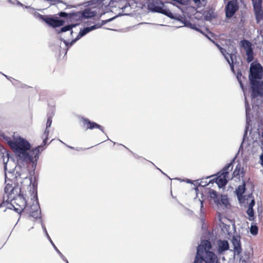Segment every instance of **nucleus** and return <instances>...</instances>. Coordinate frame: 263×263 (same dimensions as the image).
Masks as SVG:
<instances>
[{"mask_svg": "<svg viewBox=\"0 0 263 263\" xmlns=\"http://www.w3.org/2000/svg\"><path fill=\"white\" fill-rule=\"evenodd\" d=\"M91 30V28L89 27H86L84 28L82 30H81L80 32V34L81 36H83L85 35L86 33H88Z\"/></svg>", "mask_w": 263, "mask_h": 263, "instance_id": "32", "label": "nucleus"}, {"mask_svg": "<svg viewBox=\"0 0 263 263\" xmlns=\"http://www.w3.org/2000/svg\"><path fill=\"white\" fill-rule=\"evenodd\" d=\"M29 214L30 216L37 219L40 217L41 211L39 210L37 205H32L30 208Z\"/></svg>", "mask_w": 263, "mask_h": 263, "instance_id": "18", "label": "nucleus"}, {"mask_svg": "<svg viewBox=\"0 0 263 263\" xmlns=\"http://www.w3.org/2000/svg\"><path fill=\"white\" fill-rule=\"evenodd\" d=\"M232 164L233 162L227 164L221 171L218 173L219 175L216 178V182L219 187H222L227 184L228 180V175L229 174V172L228 170L230 167H231V170L232 169Z\"/></svg>", "mask_w": 263, "mask_h": 263, "instance_id": "6", "label": "nucleus"}, {"mask_svg": "<svg viewBox=\"0 0 263 263\" xmlns=\"http://www.w3.org/2000/svg\"><path fill=\"white\" fill-rule=\"evenodd\" d=\"M45 9H38L39 11H43V10H44Z\"/></svg>", "mask_w": 263, "mask_h": 263, "instance_id": "42", "label": "nucleus"}, {"mask_svg": "<svg viewBox=\"0 0 263 263\" xmlns=\"http://www.w3.org/2000/svg\"><path fill=\"white\" fill-rule=\"evenodd\" d=\"M54 248H55L57 251L59 253V254L60 255H62V253H61V252H60V251L54 246Z\"/></svg>", "mask_w": 263, "mask_h": 263, "instance_id": "37", "label": "nucleus"}, {"mask_svg": "<svg viewBox=\"0 0 263 263\" xmlns=\"http://www.w3.org/2000/svg\"><path fill=\"white\" fill-rule=\"evenodd\" d=\"M218 250L220 252L227 251L229 248V243L227 240H221L218 241Z\"/></svg>", "mask_w": 263, "mask_h": 263, "instance_id": "20", "label": "nucleus"}, {"mask_svg": "<svg viewBox=\"0 0 263 263\" xmlns=\"http://www.w3.org/2000/svg\"><path fill=\"white\" fill-rule=\"evenodd\" d=\"M242 46L246 49V50L250 49H252V44L248 40H243L241 41Z\"/></svg>", "mask_w": 263, "mask_h": 263, "instance_id": "26", "label": "nucleus"}, {"mask_svg": "<svg viewBox=\"0 0 263 263\" xmlns=\"http://www.w3.org/2000/svg\"><path fill=\"white\" fill-rule=\"evenodd\" d=\"M213 42L215 44L217 48L220 50V47H221L219 44L215 43V42L213 41Z\"/></svg>", "mask_w": 263, "mask_h": 263, "instance_id": "36", "label": "nucleus"}, {"mask_svg": "<svg viewBox=\"0 0 263 263\" xmlns=\"http://www.w3.org/2000/svg\"><path fill=\"white\" fill-rule=\"evenodd\" d=\"M51 123H52V117L49 116L47 118V121L46 122V128L42 136V138L43 139L42 143H43V145L44 146L46 145L47 141L48 140V136H49V131L48 129V128L50 127Z\"/></svg>", "mask_w": 263, "mask_h": 263, "instance_id": "15", "label": "nucleus"}, {"mask_svg": "<svg viewBox=\"0 0 263 263\" xmlns=\"http://www.w3.org/2000/svg\"><path fill=\"white\" fill-rule=\"evenodd\" d=\"M238 9L237 0L230 1L225 7L226 16L231 18Z\"/></svg>", "mask_w": 263, "mask_h": 263, "instance_id": "9", "label": "nucleus"}, {"mask_svg": "<svg viewBox=\"0 0 263 263\" xmlns=\"http://www.w3.org/2000/svg\"><path fill=\"white\" fill-rule=\"evenodd\" d=\"M2 153H3L2 157L3 158V162L4 163V168L6 170L7 169L6 164L8 162V160H9V154H8V152L6 149H4V152H2Z\"/></svg>", "mask_w": 263, "mask_h": 263, "instance_id": "24", "label": "nucleus"}, {"mask_svg": "<svg viewBox=\"0 0 263 263\" xmlns=\"http://www.w3.org/2000/svg\"><path fill=\"white\" fill-rule=\"evenodd\" d=\"M240 84L241 86L242 87H243V86H242L243 85H242V83L241 82H240Z\"/></svg>", "mask_w": 263, "mask_h": 263, "instance_id": "43", "label": "nucleus"}, {"mask_svg": "<svg viewBox=\"0 0 263 263\" xmlns=\"http://www.w3.org/2000/svg\"><path fill=\"white\" fill-rule=\"evenodd\" d=\"M229 201L227 197L224 195H221L220 198V205L223 204L224 205H227Z\"/></svg>", "mask_w": 263, "mask_h": 263, "instance_id": "28", "label": "nucleus"}, {"mask_svg": "<svg viewBox=\"0 0 263 263\" xmlns=\"http://www.w3.org/2000/svg\"><path fill=\"white\" fill-rule=\"evenodd\" d=\"M221 52V53L224 56L225 58L227 59L228 62L231 66L232 69H233L234 66H233V54H229L227 52V51L225 49L223 48L222 47H220V49L219 50Z\"/></svg>", "mask_w": 263, "mask_h": 263, "instance_id": "19", "label": "nucleus"}, {"mask_svg": "<svg viewBox=\"0 0 263 263\" xmlns=\"http://www.w3.org/2000/svg\"><path fill=\"white\" fill-rule=\"evenodd\" d=\"M260 164L263 166V153L260 156Z\"/></svg>", "mask_w": 263, "mask_h": 263, "instance_id": "34", "label": "nucleus"}, {"mask_svg": "<svg viewBox=\"0 0 263 263\" xmlns=\"http://www.w3.org/2000/svg\"><path fill=\"white\" fill-rule=\"evenodd\" d=\"M209 196L211 203H213L218 206L220 205V197L215 191L212 189L210 190Z\"/></svg>", "mask_w": 263, "mask_h": 263, "instance_id": "17", "label": "nucleus"}, {"mask_svg": "<svg viewBox=\"0 0 263 263\" xmlns=\"http://www.w3.org/2000/svg\"><path fill=\"white\" fill-rule=\"evenodd\" d=\"M246 174V171L244 168L241 166L240 163L237 164L234 171L233 172V177H236L240 179V177L243 178Z\"/></svg>", "mask_w": 263, "mask_h": 263, "instance_id": "16", "label": "nucleus"}, {"mask_svg": "<svg viewBox=\"0 0 263 263\" xmlns=\"http://www.w3.org/2000/svg\"><path fill=\"white\" fill-rule=\"evenodd\" d=\"M256 23L259 24L263 20L262 0H252Z\"/></svg>", "mask_w": 263, "mask_h": 263, "instance_id": "7", "label": "nucleus"}, {"mask_svg": "<svg viewBox=\"0 0 263 263\" xmlns=\"http://www.w3.org/2000/svg\"><path fill=\"white\" fill-rule=\"evenodd\" d=\"M17 4L20 5V6H23V4L19 2H17Z\"/></svg>", "mask_w": 263, "mask_h": 263, "instance_id": "41", "label": "nucleus"}, {"mask_svg": "<svg viewBox=\"0 0 263 263\" xmlns=\"http://www.w3.org/2000/svg\"><path fill=\"white\" fill-rule=\"evenodd\" d=\"M195 3H199L200 2V0H193Z\"/></svg>", "mask_w": 263, "mask_h": 263, "instance_id": "38", "label": "nucleus"}, {"mask_svg": "<svg viewBox=\"0 0 263 263\" xmlns=\"http://www.w3.org/2000/svg\"><path fill=\"white\" fill-rule=\"evenodd\" d=\"M6 186L5 192L8 194V196L14 194V191L18 186L17 176L14 174L13 172H9L5 173Z\"/></svg>", "mask_w": 263, "mask_h": 263, "instance_id": "3", "label": "nucleus"}, {"mask_svg": "<svg viewBox=\"0 0 263 263\" xmlns=\"http://www.w3.org/2000/svg\"><path fill=\"white\" fill-rule=\"evenodd\" d=\"M67 263H68V261L67 260Z\"/></svg>", "mask_w": 263, "mask_h": 263, "instance_id": "44", "label": "nucleus"}, {"mask_svg": "<svg viewBox=\"0 0 263 263\" xmlns=\"http://www.w3.org/2000/svg\"><path fill=\"white\" fill-rule=\"evenodd\" d=\"M262 21V25H260V28H262V29L263 30V20Z\"/></svg>", "mask_w": 263, "mask_h": 263, "instance_id": "40", "label": "nucleus"}, {"mask_svg": "<svg viewBox=\"0 0 263 263\" xmlns=\"http://www.w3.org/2000/svg\"><path fill=\"white\" fill-rule=\"evenodd\" d=\"M203 260L201 254L196 253L194 263H202Z\"/></svg>", "mask_w": 263, "mask_h": 263, "instance_id": "29", "label": "nucleus"}, {"mask_svg": "<svg viewBox=\"0 0 263 263\" xmlns=\"http://www.w3.org/2000/svg\"><path fill=\"white\" fill-rule=\"evenodd\" d=\"M81 122L83 127L86 129H93L94 128H98L103 132V127L100 125L95 122L91 121L87 118L82 117L81 118Z\"/></svg>", "mask_w": 263, "mask_h": 263, "instance_id": "11", "label": "nucleus"}, {"mask_svg": "<svg viewBox=\"0 0 263 263\" xmlns=\"http://www.w3.org/2000/svg\"><path fill=\"white\" fill-rule=\"evenodd\" d=\"M148 7L152 11L164 14L171 18L174 17L171 11L165 8L164 4L160 0H151L148 4Z\"/></svg>", "mask_w": 263, "mask_h": 263, "instance_id": "4", "label": "nucleus"}, {"mask_svg": "<svg viewBox=\"0 0 263 263\" xmlns=\"http://www.w3.org/2000/svg\"><path fill=\"white\" fill-rule=\"evenodd\" d=\"M34 15L45 22L48 25L53 28L62 26L64 24V21L58 19L57 16H53L51 15H42L38 12H35Z\"/></svg>", "mask_w": 263, "mask_h": 263, "instance_id": "5", "label": "nucleus"}, {"mask_svg": "<svg viewBox=\"0 0 263 263\" xmlns=\"http://www.w3.org/2000/svg\"><path fill=\"white\" fill-rule=\"evenodd\" d=\"M112 19V18L104 21V23H106L108 22L109 21H111Z\"/></svg>", "mask_w": 263, "mask_h": 263, "instance_id": "39", "label": "nucleus"}, {"mask_svg": "<svg viewBox=\"0 0 263 263\" xmlns=\"http://www.w3.org/2000/svg\"><path fill=\"white\" fill-rule=\"evenodd\" d=\"M6 205V203L4 201H3V202H2L0 203V208H3V207H5Z\"/></svg>", "mask_w": 263, "mask_h": 263, "instance_id": "35", "label": "nucleus"}, {"mask_svg": "<svg viewBox=\"0 0 263 263\" xmlns=\"http://www.w3.org/2000/svg\"><path fill=\"white\" fill-rule=\"evenodd\" d=\"M254 205H255V200H254V199H252L251 201L250 202V203L249 204V208H251L253 209Z\"/></svg>", "mask_w": 263, "mask_h": 263, "instance_id": "33", "label": "nucleus"}, {"mask_svg": "<svg viewBox=\"0 0 263 263\" xmlns=\"http://www.w3.org/2000/svg\"><path fill=\"white\" fill-rule=\"evenodd\" d=\"M247 213L249 216L248 219L250 221H253L255 219L253 209L251 208H248V209L247 211Z\"/></svg>", "mask_w": 263, "mask_h": 263, "instance_id": "25", "label": "nucleus"}, {"mask_svg": "<svg viewBox=\"0 0 263 263\" xmlns=\"http://www.w3.org/2000/svg\"><path fill=\"white\" fill-rule=\"evenodd\" d=\"M246 181L243 180L242 185H239L236 190L235 192L239 199L246 191Z\"/></svg>", "mask_w": 263, "mask_h": 263, "instance_id": "21", "label": "nucleus"}, {"mask_svg": "<svg viewBox=\"0 0 263 263\" xmlns=\"http://www.w3.org/2000/svg\"><path fill=\"white\" fill-rule=\"evenodd\" d=\"M233 245V251L235 255H240L242 249L240 239L238 237L233 236L232 239Z\"/></svg>", "mask_w": 263, "mask_h": 263, "instance_id": "14", "label": "nucleus"}, {"mask_svg": "<svg viewBox=\"0 0 263 263\" xmlns=\"http://www.w3.org/2000/svg\"><path fill=\"white\" fill-rule=\"evenodd\" d=\"M97 14L96 10H93L91 8H87L82 12L79 11L76 13L70 14V17L75 16L76 18L78 17L80 20L83 18H88L95 16Z\"/></svg>", "mask_w": 263, "mask_h": 263, "instance_id": "8", "label": "nucleus"}, {"mask_svg": "<svg viewBox=\"0 0 263 263\" xmlns=\"http://www.w3.org/2000/svg\"><path fill=\"white\" fill-rule=\"evenodd\" d=\"M13 198V206L14 208V210L18 213H20L23 212L26 205V201L22 196L20 194L15 198L14 196Z\"/></svg>", "mask_w": 263, "mask_h": 263, "instance_id": "10", "label": "nucleus"}, {"mask_svg": "<svg viewBox=\"0 0 263 263\" xmlns=\"http://www.w3.org/2000/svg\"><path fill=\"white\" fill-rule=\"evenodd\" d=\"M263 77V68L259 63H251L249 79L251 85V97L255 98L263 96V81H259Z\"/></svg>", "mask_w": 263, "mask_h": 263, "instance_id": "2", "label": "nucleus"}, {"mask_svg": "<svg viewBox=\"0 0 263 263\" xmlns=\"http://www.w3.org/2000/svg\"><path fill=\"white\" fill-rule=\"evenodd\" d=\"M250 259V253L249 252H244L243 255H241L239 260L241 263H248Z\"/></svg>", "mask_w": 263, "mask_h": 263, "instance_id": "23", "label": "nucleus"}, {"mask_svg": "<svg viewBox=\"0 0 263 263\" xmlns=\"http://www.w3.org/2000/svg\"><path fill=\"white\" fill-rule=\"evenodd\" d=\"M201 256L205 263H218L217 256L212 251H206Z\"/></svg>", "mask_w": 263, "mask_h": 263, "instance_id": "12", "label": "nucleus"}, {"mask_svg": "<svg viewBox=\"0 0 263 263\" xmlns=\"http://www.w3.org/2000/svg\"><path fill=\"white\" fill-rule=\"evenodd\" d=\"M72 13H69V14H68L66 12H61L60 13H59L58 14L59 16H60V17H68L69 18H70V19H73V18H75L76 17L75 16H72V17H70V14H72Z\"/></svg>", "mask_w": 263, "mask_h": 263, "instance_id": "30", "label": "nucleus"}, {"mask_svg": "<svg viewBox=\"0 0 263 263\" xmlns=\"http://www.w3.org/2000/svg\"><path fill=\"white\" fill-rule=\"evenodd\" d=\"M246 60L248 63L252 62L254 59V53L252 49H248L246 50Z\"/></svg>", "mask_w": 263, "mask_h": 263, "instance_id": "22", "label": "nucleus"}, {"mask_svg": "<svg viewBox=\"0 0 263 263\" xmlns=\"http://www.w3.org/2000/svg\"><path fill=\"white\" fill-rule=\"evenodd\" d=\"M258 227L256 226H251L250 228V232L252 234L256 235L258 233Z\"/></svg>", "mask_w": 263, "mask_h": 263, "instance_id": "31", "label": "nucleus"}, {"mask_svg": "<svg viewBox=\"0 0 263 263\" xmlns=\"http://www.w3.org/2000/svg\"><path fill=\"white\" fill-rule=\"evenodd\" d=\"M212 248L211 242L208 240H203L201 243L198 246L197 249V253L201 254L206 251H210Z\"/></svg>", "mask_w": 263, "mask_h": 263, "instance_id": "13", "label": "nucleus"}, {"mask_svg": "<svg viewBox=\"0 0 263 263\" xmlns=\"http://www.w3.org/2000/svg\"><path fill=\"white\" fill-rule=\"evenodd\" d=\"M6 141L13 152L18 156L19 159L26 164L32 163L36 165L39 157L40 148L44 146L43 143L37 147L30 149L31 145L26 139L18 137L13 140L7 138Z\"/></svg>", "mask_w": 263, "mask_h": 263, "instance_id": "1", "label": "nucleus"}, {"mask_svg": "<svg viewBox=\"0 0 263 263\" xmlns=\"http://www.w3.org/2000/svg\"><path fill=\"white\" fill-rule=\"evenodd\" d=\"M75 26H76V25L71 24V25H68L65 26L64 27H63L61 28L60 31H59V33L64 32H66L67 31L70 30L72 29V28L73 27H74Z\"/></svg>", "mask_w": 263, "mask_h": 263, "instance_id": "27", "label": "nucleus"}]
</instances>
